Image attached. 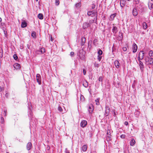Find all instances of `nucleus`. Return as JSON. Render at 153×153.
Wrapping results in <instances>:
<instances>
[{
	"label": "nucleus",
	"mask_w": 153,
	"mask_h": 153,
	"mask_svg": "<svg viewBox=\"0 0 153 153\" xmlns=\"http://www.w3.org/2000/svg\"><path fill=\"white\" fill-rule=\"evenodd\" d=\"M36 80L39 84H41V78L40 75L39 74H37L36 75Z\"/></svg>",
	"instance_id": "20e7f679"
},
{
	"label": "nucleus",
	"mask_w": 153,
	"mask_h": 153,
	"mask_svg": "<svg viewBox=\"0 0 153 153\" xmlns=\"http://www.w3.org/2000/svg\"><path fill=\"white\" fill-rule=\"evenodd\" d=\"M116 14H115V13H114V14H111L110 16L111 18L112 19H114V17L116 16Z\"/></svg>",
	"instance_id": "cd10ccee"
},
{
	"label": "nucleus",
	"mask_w": 153,
	"mask_h": 153,
	"mask_svg": "<svg viewBox=\"0 0 153 153\" xmlns=\"http://www.w3.org/2000/svg\"><path fill=\"white\" fill-rule=\"evenodd\" d=\"M87 146L86 145H84L82 148V150L83 152H85L87 149Z\"/></svg>",
	"instance_id": "a211bd4d"
},
{
	"label": "nucleus",
	"mask_w": 153,
	"mask_h": 153,
	"mask_svg": "<svg viewBox=\"0 0 153 153\" xmlns=\"http://www.w3.org/2000/svg\"><path fill=\"white\" fill-rule=\"evenodd\" d=\"M93 110V106L92 105H89L88 108V111L89 114H91Z\"/></svg>",
	"instance_id": "0eeeda50"
},
{
	"label": "nucleus",
	"mask_w": 153,
	"mask_h": 153,
	"mask_svg": "<svg viewBox=\"0 0 153 153\" xmlns=\"http://www.w3.org/2000/svg\"><path fill=\"white\" fill-rule=\"evenodd\" d=\"M102 59V56L100 55H98L97 57L98 60L100 61Z\"/></svg>",
	"instance_id": "c9c22d12"
},
{
	"label": "nucleus",
	"mask_w": 153,
	"mask_h": 153,
	"mask_svg": "<svg viewBox=\"0 0 153 153\" xmlns=\"http://www.w3.org/2000/svg\"><path fill=\"white\" fill-rule=\"evenodd\" d=\"M112 30L113 33L116 34L118 31L117 27L116 26H113Z\"/></svg>",
	"instance_id": "f8f14e48"
},
{
	"label": "nucleus",
	"mask_w": 153,
	"mask_h": 153,
	"mask_svg": "<svg viewBox=\"0 0 153 153\" xmlns=\"http://www.w3.org/2000/svg\"><path fill=\"white\" fill-rule=\"evenodd\" d=\"M96 10H90L88 12V16H91L92 17H96L97 16Z\"/></svg>",
	"instance_id": "f03ea898"
},
{
	"label": "nucleus",
	"mask_w": 153,
	"mask_h": 153,
	"mask_svg": "<svg viewBox=\"0 0 153 153\" xmlns=\"http://www.w3.org/2000/svg\"><path fill=\"white\" fill-rule=\"evenodd\" d=\"M96 102V104L98 105L99 104V100L98 99H97L95 100Z\"/></svg>",
	"instance_id": "79ce46f5"
},
{
	"label": "nucleus",
	"mask_w": 153,
	"mask_h": 153,
	"mask_svg": "<svg viewBox=\"0 0 153 153\" xmlns=\"http://www.w3.org/2000/svg\"><path fill=\"white\" fill-rule=\"evenodd\" d=\"M38 17L40 19H43V15L42 13H39L38 15Z\"/></svg>",
	"instance_id": "6ab92c4d"
},
{
	"label": "nucleus",
	"mask_w": 153,
	"mask_h": 153,
	"mask_svg": "<svg viewBox=\"0 0 153 153\" xmlns=\"http://www.w3.org/2000/svg\"><path fill=\"white\" fill-rule=\"evenodd\" d=\"M95 5H93L92 6V9H94L95 8Z\"/></svg>",
	"instance_id": "3c124183"
},
{
	"label": "nucleus",
	"mask_w": 153,
	"mask_h": 153,
	"mask_svg": "<svg viewBox=\"0 0 153 153\" xmlns=\"http://www.w3.org/2000/svg\"><path fill=\"white\" fill-rule=\"evenodd\" d=\"M32 147V144L30 142L27 143V150H29Z\"/></svg>",
	"instance_id": "9d476101"
},
{
	"label": "nucleus",
	"mask_w": 153,
	"mask_h": 153,
	"mask_svg": "<svg viewBox=\"0 0 153 153\" xmlns=\"http://www.w3.org/2000/svg\"><path fill=\"white\" fill-rule=\"evenodd\" d=\"M125 3V0H120V4L121 6L124 5Z\"/></svg>",
	"instance_id": "5701e85b"
},
{
	"label": "nucleus",
	"mask_w": 153,
	"mask_h": 153,
	"mask_svg": "<svg viewBox=\"0 0 153 153\" xmlns=\"http://www.w3.org/2000/svg\"><path fill=\"white\" fill-rule=\"evenodd\" d=\"M66 153H69V152H68L67 151H66Z\"/></svg>",
	"instance_id": "864d4df0"
},
{
	"label": "nucleus",
	"mask_w": 153,
	"mask_h": 153,
	"mask_svg": "<svg viewBox=\"0 0 153 153\" xmlns=\"http://www.w3.org/2000/svg\"><path fill=\"white\" fill-rule=\"evenodd\" d=\"M1 123H3L4 122V119L2 117H1Z\"/></svg>",
	"instance_id": "ea45409f"
},
{
	"label": "nucleus",
	"mask_w": 153,
	"mask_h": 153,
	"mask_svg": "<svg viewBox=\"0 0 153 153\" xmlns=\"http://www.w3.org/2000/svg\"><path fill=\"white\" fill-rule=\"evenodd\" d=\"M13 57L14 59H15L16 60H17L18 59V57H17V55L16 54H14L13 55Z\"/></svg>",
	"instance_id": "f704fd0d"
},
{
	"label": "nucleus",
	"mask_w": 153,
	"mask_h": 153,
	"mask_svg": "<svg viewBox=\"0 0 153 153\" xmlns=\"http://www.w3.org/2000/svg\"><path fill=\"white\" fill-rule=\"evenodd\" d=\"M143 28L145 29H146L147 28V25L146 23L145 22H143Z\"/></svg>",
	"instance_id": "a878e982"
},
{
	"label": "nucleus",
	"mask_w": 153,
	"mask_h": 153,
	"mask_svg": "<svg viewBox=\"0 0 153 153\" xmlns=\"http://www.w3.org/2000/svg\"><path fill=\"white\" fill-rule=\"evenodd\" d=\"M144 56V53H143V51H140L139 53L138 60L139 61L142 60Z\"/></svg>",
	"instance_id": "7ed1b4c3"
},
{
	"label": "nucleus",
	"mask_w": 153,
	"mask_h": 153,
	"mask_svg": "<svg viewBox=\"0 0 153 153\" xmlns=\"http://www.w3.org/2000/svg\"><path fill=\"white\" fill-rule=\"evenodd\" d=\"M27 26V23L25 21H23L22 22L21 24V27L22 28H24L26 27Z\"/></svg>",
	"instance_id": "dca6fc26"
},
{
	"label": "nucleus",
	"mask_w": 153,
	"mask_h": 153,
	"mask_svg": "<svg viewBox=\"0 0 153 153\" xmlns=\"http://www.w3.org/2000/svg\"><path fill=\"white\" fill-rule=\"evenodd\" d=\"M31 36L33 38L35 37L36 36V33L35 32H33L31 33Z\"/></svg>",
	"instance_id": "c85d7f7f"
},
{
	"label": "nucleus",
	"mask_w": 153,
	"mask_h": 153,
	"mask_svg": "<svg viewBox=\"0 0 153 153\" xmlns=\"http://www.w3.org/2000/svg\"><path fill=\"white\" fill-rule=\"evenodd\" d=\"M97 19L96 18H94V20H91L89 21V24H92L94 22V21L96 20Z\"/></svg>",
	"instance_id": "bb28decb"
},
{
	"label": "nucleus",
	"mask_w": 153,
	"mask_h": 153,
	"mask_svg": "<svg viewBox=\"0 0 153 153\" xmlns=\"http://www.w3.org/2000/svg\"><path fill=\"white\" fill-rule=\"evenodd\" d=\"M94 65L95 67H96L97 68H98L99 66V64L96 62L94 63Z\"/></svg>",
	"instance_id": "58836bf2"
},
{
	"label": "nucleus",
	"mask_w": 153,
	"mask_h": 153,
	"mask_svg": "<svg viewBox=\"0 0 153 153\" xmlns=\"http://www.w3.org/2000/svg\"><path fill=\"white\" fill-rule=\"evenodd\" d=\"M1 18H0V22H1Z\"/></svg>",
	"instance_id": "5fc2aeb1"
},
{
	"label": "nucleus",
	"mask_w": 153,
	"mask_h": 153,
	"mask_svg": "<svg viewBox=\"0 0 153 153\" xmlns=\"http://www.w3.org/2000/svg\"><path fill=\"white\" fill-rule=\"evenodd\" d=\"M45 52V49L44 48H42L39 50L36 51V53L37 54H40L44 53Z\"/></svg>",
	"instance_id": "39448f33"
},
{
	"label": "nucleus",
	"mask_w": 153,
	"mask_h": 153,
	"mask_svg": "<svg viewBox=\"0 0 153 153\" xmlns=\"http://www.w3.org/2000/svg\"><path fill=\"white\" fill-rule=\"evenodd\" d=\"M7 95H8V94H7V93H6V96H7Z\"/></svg>",
	"instance_id": "6e6d98bb"
},
{
	"label": "nucleus",
	"mask_w": 153,
	"mask_h": 153,
	"mask_svg": "<svg viewBox=\"0 0 153 153\" xmlns=\"http://www.w3.org/2000/svg\"><path fill=\"white\" fill-rule=\"evenodd\" d=\"M14 68L16 69H19L20 68V65L18 63L14 64L13 65Z\"/></svg>",
	"instance_id": "f3484780"
},
{
	"label": "nucleus",
	"mask_w": 153,
	"mask_h": 153,
	"mask_svg": "<svg viewBox=\"0 0 153 153\" xmlns=\"http://www.w3.org/2000/svg\"><path fill=\"white\" fill-rule=\"evenodd\" d=\"M107 135H110L111 134V131L109 129L107 130Z\"/></svg>",
	"instance_id": "72a5a7b5"
},
{
	"label": "nucleus",
	"mask_w": 153,
	"mask_h": 153,
	"mask_svg": "<svg viewBox=\"0 0 153 153\" xmlns=\"http://www.w3.org/2000/svg\"><path fill=\"white\" fill-rule=\"evenodd\" d=\"M4 90V88L3 87H1L0 86V91H1Z\"/></svg>",
	"instance_id": "49530a36"
},
{
	"label": "nucleus",
	"mask_w": 153,
	"mask_h": 153,
	"mask_svg": "<svg viewBox=\"0 0 153 153\" xmlns=\"http://www.w3.org/2000/svg\"><path fill=\"white\" fill-rule=\"evenodd\" d=\"M102 76H100L98 80L100 82H102Z\"/></svg>",
	"instance_id": "473e14b6"
},
{
	"label": "nucleus",
	"mask_w": 153,
	"mask_h": 153,
	"mask_svg": "<svg viewBox=\"0 0 153 153\" xmlns=\"http://www.w3.org/2000/svg\"><path fill=\"white\" fill-rule=\"evenodd\" d=\"M130 145L131 146H133L135 143V141L134 139L133 138L130 142Z\"/></svg>",
	"instance_id": "2eb2a0df"
},
{
	"label": "nucleus",
	"mask_w": 153,
	"mask_h": 153,
	"mask_svg": "<svg viewBox=\"0 0 153 153\" xmlns=\"http://www.w3.org/2000/svg\"><path fill=\"white\" fill-rule=\"evenodd\" d=\"M120 137L122 138H124L125 137V135L124 134H122L120 136Z\"/></svg>",
	"instance_id": "37998d69"
},
{
	"label": "nucleus",
	"mask_w": 153,
	"mask_h": 153,
	"mask_svg": "<svg viewBox=\"0 0 153 153\" xmlns=\"http://www.w3.org/2000/svg\"><path fill=\"white\" fill-rule=\"evenodd\" d=\"M137 49V45L135 43H133L132 45V49L133 50V52L134 53L136 52Z\"/></svg>",
	"instance_id": "423d86ee"
},
{
	"label": "nucleus",
	"mask_w": 153,
	"mask_h": 153,
	"mask_svg": "<svg viewBox=\"0 0 153 153\" xmlns=\"http://www.w3.org/2000/svg\"><path fill=\"white\" fill-rule=\"evenodd\" d=\"M152 4V3L149 2L148 4V6L149 7V8L150 9H151L153 8L152 7V4Z\"/></svg>",
	"instance_id": "b1692460"
},
{
	"label": "nucleus",
	"mask_w": 153,
	"mask_h": 153,
	"mask_svg": "<svg viewBox=\"0 0 153 153\" xmlns=\"http://www.w3.org/2000/svg\"><path fill=\"white\" fill-rule=\"evenodd\" d=\"M6 153H9L8 152H7Z\"/></svg>",
	"instance_id": "052dcab7"
},
{
	"label": "nucleus",
	"mask_w": 153,
	"mask_h": 153,
	"mask_svg": "<svg viewBox=\"0 0 153 153\" xmlns=\"http://www.w3.org/2000/svg\"><path fill=\"white\" fill-rule=\"evenodd\" d=\"M83 85L84 87L85 88L87 87L88 86V83L87 81H85L83 82Z\"/></svg>",
	"instance_id": "4be33fe9"
},
{
	"label": "nucleus",
	"mask_w": 153,
	"mask_h": 153,
	"mask_svg": "<svg viewBox=\"0 0 153 153\" xmlns=\"http://www.w3.org/2000/svg\"><path fill=\"white\" fill-rule=\"evenodd\" d=\"M83 96L82 95L80 97V99L81 100H82V98H83Z\"/></svg>",
	"instance_id": "09e8293b"
},
{
	"label": "nucleus",
	"mask_w": 153,
	"mask_h": 153,
	"mask_svg": "<svg viewBox=\"0 0 153 153\" xmlns=\"http://www.w3.org/2000/svg\"><path fill=\"white\" fill-rule=\"evenodd\" d=\"M58 110L61 112H62V107L60 106H59L58 107Z\"/></svg>",
	"instance_id": "7c9ffc66"
},
{
	"label": "nucleus",
	"mask_w": 153,
	"mask_h": 153,
	"mask_svg": "<svg viewBox=\"0 0 153 153\" xmlns=\"http://www.w3.org/2000/svg\"><path fill=\"white\" fill-rule=\"evenodd\" d=\"M85 37H82L81 38V44L82 45H83L85 42Z\"/></svg>",
	"instance_id": "ddd939ff"
},
{
	"label": "nucleus",
	"mask_w": 153,
	"mask_h": 153,
	"mask_svg": "<svg viewBox=\"0 0 153 153\" xmlns=\"http://www.w3.org/2000/svg\"><path fill=\"white\" fill-rule=\"evenodd\" d=\"M36 1H37L38 0H35Z\"/></svg>",
	"instance_id": "4d7b16f0"
},
{
	"label": "nucleus",
	"mask_w": 153,
	"mask_h": 153,
	"mask_svg": "<svg viewBox=\"0 0 153 153\" xmlns=\"http://www.w3.org/2000/svg\"><path fill=\"white\" fill-rule=\"evenodd\" d=\"M106 116H108V114H106Z\"/></svg>",
	"instance_id": "13d9d810"
},
{
	"label": "nucleus",
	"mask_w": 153,
	"mask_h": 153,
	"mask_svg": "<svg viewBox=\"0 0 153 153\" xmlns=\"http://www.w3.org/2000/svg\"><path fill=\"white\" fill-rule=\"evenodd\" d=\"M4 113H5V114H4V115L5 116H6V111H4Z\"/></svg>",
	"instance_id": "8fccbe9b"
},
{
	"label": "nucleus",
	"mask_w": 153,
	"mask_h": 153,
	"mask_svg": "<svg viewBox=\"0 0 153 153\" xmlns=\"http://www.w3.org/2000/svg\"><path fill=\"white\" fill-rule=\"evenodd\" d=\"M114 65L116 68H118L119 67L120 63L118 61H115L114 62Z\"/></svg>",
	"instance_id": "9b49d317"
},
{
	"label": "nucleus",
	"mask_w": 153,
	"mask_h": 153,
	"mask_svg": "<svg viewBox=\"0 0 153 153\" xmlns=\"http://www.w3.org/2000/svg\"><path fill=\"white\" fill-rule=\"evenodd\" d=\"M139 61V65L140 66V68L141 71H143V68H144L143 65V62H141L140 60Z\"/></svg>",
	"instance_id": "1a4fd4ad"
},
{
	"label": "nucleus",
	"mask_w": 153,
	"mask_h": 153,
	"mask_svg": "<svg viewBox=\"0 0 153 153\" xmlns=\"http://www.w3.org/2000/svg\"><path fill=\"white\" fill-rule=\"evenodd\" d=\"M90 26V24L88 23L85 22L84 23L83 25V27L85 29Z\"/></svg>",
	"instance_id": "4468645a"
},
{
	"label": "nucleus",
	"mask_w": 153,
	"mask_h": 153,
	"mask_svg": "<svg viewBox=\"0 0 153 153\" xmlns=\"http://www.w3.org/2000/svg\"><path fill=\"white\" fill-rule=\"evenodd\" d=\"M87 121L85 120H83L81 122L80 125L81 127L82 128H84L87 125Z\"/></svg>",
	"instance_id": "6e6552de"
},
{
	"label": "nucleus",
	"mask_w": 153,
	"mask_h": 153,
	"mask_svg": "<svg viewBox=\"0 0 153 153\" xmlns=\"http://www.w3.org/2000/svg\"><path fill=\"white\" fill-rule=\"evenodd\" d=\"M3 56V53L2 50H0V58H1Z\"/></svg>",
	"instance_id": "e433bc0d"
},
{
	"label": "nucleus",
	"mask_w": 153,
	"mask_h": 153,
	"mask_svg": "<svg viewBox=\"0 0 153 153\" xmlns=\"http://www.w3.org/2000/svg\"><path fill=\"white\" fill-rule=\"evenodd\" d=\"M53 39L52 37L51 36V41H53Z\"/></svg>",
	"instance_id": "603ef678"
},
{
	"label": "nucleus",
	"mask_w": 153,
	"mask_h": 153,
	"mask_svg": "<svg viewBox=\"0 0 153 153\" xmlns=\"http://www.w3.org/2000/svg\"><path fill=\"white\" fill-rule=\"evenodd\" d=\"M74 55V53L73 52H71L70 53V56H73Z\"/></svg>",
	"instance_id": "a19ab883"
},
{
	"label": "nucleus",
	"mask_w": 153,
	"mask_h": 153,
	"mask_svg": "<svg viewBox=\"0 0 153 153\" xmlns=\"http://www.w3.org/2000/svg\"><path fill=\"white\" fill-rule=\"evenodd\" d=\"M97 53L99 55H101L102 53V51L101 50H100L99 51H98Z\"/></svg>",
	"instance_id": "c756f323"
},
{
	"label": "nucleus",
	"mask_w": 153,
	"mask_h": 153,
	"mask_svg": "<svg viewBox=\"0 0 153 153\" xmlns=\"http://www.w3.org/2000/svg\"><path fill=\"white\" fill-rule=\"evenodd\" d=\"M123 50L124 51H125L127 50V48L126 47H124L123 48Z\"/></svg>",
	"instance_id": "c03bdc74"
},
{
	"label": "nucleus",
	"mask_w": 153,
	"mask_h": 153,
	"mask_svg": "<svg viewBox=\"0 0 153 153\" xmlns=\"http://www.w3.org/2000/svg\"><path fill=\"white\" fill-rule=\"evenodd\" d=\"M83 74L84 75H85V74H86V71H85V69H83Z\"/></svg>",
	"instance_id": "a18cd8bd"
},
{
	"label": "nucleus",
	"mask_w": 153,
	"mask_h": 153,
	"mask_svg": "<svg viewBox=\"0 0 153 153\" xmlns=\"http://www.w3.org/2000/svg\"><path fill=\"white\" fill-rule=\"evenodd\" d=\"M114 114H115V112H114Z\"/></svg>",
	"instance_id": "bf43d9fd"
},
{
	"label": "nucleus",
	"mask_w": 153,
	"mask_h": 153,
	"mask_svg": "<svg viewBox=\"0 0 153 153\" xmlns=\"http://www.w3.org/2000/svg\"><path fill=\"white\" fill-rule=\"evenodd\" d=\"M151 1H152V0H151Z\"/></svg>",
	"instance_id": "680f3d73"
},
{
	"label": "nucleus",
	"mask_w": 153,
	"mask_h": 153,
	"mask_svg": "<svg viewBox=\"0 0 153 153\" xmlns=\"http://www.w3.org/2000/svg\"><path fill=\"white\" fill-rule=\"evenodd\" d=\"M55 4L56 5H58L59 4V0H55Z\"/></svg>",
	"instance_id": "4c0bfd02"
},
{
	"label": "nucleus",
	"mask_w": 153,
	"mask_h": 153,
	"mask_svg": "<svg viewBox=\"0 0 153 153\" xmlns=\"http://www.w3.org/2000/svg\"><path fill=\"white\" fill-rule=\"evenodd\" d=\"M153 54V51H150L149 53V57H152Z\"/></svg>",
	"instance_id": "393cba45"
},
{
	"label": "nucleus",
	"mask_w": 153,
	"mask_h": 153,
	"mask_svg": "<svg viewBox=\"0 0 153 153\" xmlns=\"http://www.w3.org/2000/svg\"><path fill=\"white\" fill-rule=\"evenodd\" d=\"M105 113H106V114H108V113L110 111V109L108 106H106L105 107Z\"/></svg>",
	"instance_id": "aec40b11"
},
{
	"label": "nucleus",
	"mask_w": 153,
	"mask_h": 153,
	"mask_svg": "<svg viewBox=\"0 0 153 153\" xmlns=\"http://www.w3.org/2000/svg\"><path fill=\"white\" fill-rule=\"evenodd\" d=\"M75 6L76 7H79L81 6V3H79L76 4H75Z\"/></svg>",
	"instance_id": "2f4dec72"
},
{
	"label": "nucleus",
	"mask_w": 153,
	"mask_h": 153,
	"mask_svg": "<svg viewBox=\"0 0 153 153\" xmlns=\"http://www.w3.org/2000/svg\"><path fill=\"white\" fill-rule=\"evenodd\" d=\"M124 124L126 125V126H127L128 125V122L127 121H125V122H124Z\"/></svg>",
	"instance_id": "de8ad7c7"
},
{
	"label": "nucleus",
	"mask_w": 153,
	"mask_h": 153,
	"mask_svg": "<svg viewBox=\"0 0 153 153\" xmlns=\"http://www.w3.org/2000/svg\"><path fill=\"white\" fill-rule=\"evenodd\" d=\"M146 64L147 65H150L149 67H152L153 65V59L152 57H148L146 60Z\"/></svg>",
	"instance_id": "f257e3e1"
},
{
	"label": "nucleus",
	"mask_w": 153,
	"mask_h": 153,
	"mask_svg": "<svg viewBox=\"0 0 153 153\" xmlns=\"http://www.w3.org/2000/svg\"><path fill=\"white\" fill-rule=\"evenodd\" d=\"M138 13L137 10H132V14L134 16H136Z\"/></svg>",
	"instance_id": "412c9836"
}]
</instances>
